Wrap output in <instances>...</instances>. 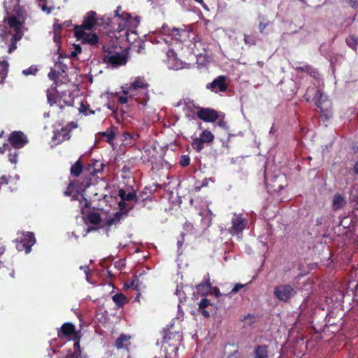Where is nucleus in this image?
I'll return each mask as SVG.
<instances>
[{
  "label": "nucleus",
  "instance_id": "nucleus-1",
  "mask_svg": "<svg viewBox=\"0 0 358 358\" xmlns=\"http://www.w3.org/2000/svg\"><path fill=\"white\" fill-rule=\"evenodd\" d=\"M129 85H131L130 90L135 92V94H138L137 97L135 98V101L143 106H145L150 99L148 95V87L150 85L144 77H136Z\"/></svg>",
  "mask_w": 358,
  "mask_h": 358
},
{
  "label": "nucleus",
  "instance_id": "nucleus-2",
  "mask_svg": "<svg viewBox=\"0 0 358 358\" xmlns=\"http://www.w3.org/2000/svg\"><path fill=\"white\" fill-rule=\"evenodd\" d=\"M97 22V14L94 10H90L84 16L81 25H76L74 27V35L76 38H82L85 35V30L91 31Z\"/></svg>",
  "mask_w": 358,
  "mask_h": 358
},
{
  "label": "nucleus",
  "instance_id": "nucleus-3",
  "mask_svg": "<svg viewBox=\"0 0 358 358\" xmlns=\"http://www.w3.org/2000/svg\"><path fill=\"white\" fill-rule=\"evenodd\" d=\"M182 336L178 331H166L163 337V343L168 344L171 352L167 350L166 352L171 354L173 358H178L179 346L181 344Z\"/></svg>",
  "mask_w": 358,
  "mask_h": 358
},
{
  "label": "nucleus",
  "instance_id": "nucleus-4",
  "mask_svg": "<svg viewBox=\"0 0 358 358\" xmlns=\"http://www.w3.org/2000/svg\"><path fill=\"white\" fill-rule=\"evenodd\" d=\"M231 226L229 228V232L233 236L240 238V234L248 224V220L241 214L234 213L231 218Z\"/></svg>",
  "mask_w": 358,
  "mask_h": 358
},
{
  "label": "nucleus",
  "instance_id": "nucleus-5",
  "mask_svg": "<svg viewBox=\"0 0 358 358\" xmlns=\"http://www.w3.org/2000/svg\"><path fill=\"white\" fill-rule=\"evenodd\" d=\"M197 110L196 115L199 119L206 122H214L219 118V113L217 110L210 108H202L196 106Z\"/></svg>",
  "mask_w": 358,
  "mask_h": 358
},
{
  "label": "nucleus",
  "instance_id": "nucleus-6",
  "mask_svg": "<svg viewBox=\"0 0 358 358\" xmlns=\"http://www.w3.org/2000/svg\"><path fill=\"white\" fill-rule=\"evenodd\" d=\"M8 141L14 149H20L28 143L27 136L21 131H15L10 134Z\"/></svg>",
  "mask_w": 358,
  "mask_h": 358
},
{
  "label": "nucleus",
  "instance_id": "nucleus-7",
  "mask_svg": "<svg viewBox=\"0 0 358 358\" xmlns=\"http://www.w3.org/2000/svg\"><path fill=\"white\" fill-rule=\"evenodd\" d=\"M36 243V238L33 232L27 231L22 234V237L20 243L16 245L17 250H24L27 254L29 253L31 250V247Z\"/></svg>",
  "mask_w": 358,
  "mask_h": 358
},
{
  "label": "nucleus",
  "instance_id": "nucleus-8",
  "mask_svg": "<svg viewBox=\"0 0 358 358\" xmlns=\"http://www.w3.org/2000/svg\"><path fill=\"white\" fill-rule=\"evenodd\" d=\"M295 293L294 288L288 285H278L274 289L275 296L282 301H287Z\"/></svg>",
  "mask_w": 358,
  "mask_h": 358
},
{
  "label": "nucleus",
  "instance_id": "nucleus-9",
  "mask_svg": "<svg viewBox=\"0 0 358 358\" xmlns=\"http://www.w3.org/2000/svg\"><path fill=\"white\" fill-rule=\"evenodd\" d=\"M73 336V338L76 336L80 338V331H76L75 326L71 322L64 323L60 329L57 330V336L59 338H66Z\"/></svg>",
  "mask_w": 358,
  "mask_h": 358
},
{
  "label": "nucleus",
  "instance_id": "nucleus-10",
  "mask_svg": "<svg viewBox=\"0 0 358 358\" xmlns=\"http://www.w3.org/2000/svg\"><path fill=\"white\" fill-rule=\"evenodd\" d=\"M131 336L121 334L115 341V347L117 350H124L125 351L124 357L129 358V346L131 345Z\"/></svg>",
  "mask_w": 358,
  "mask_h": 358
},
{
  "label": "nucleus",
  "instance_id": "nucleus-11",
  "mask_svg": "<svg viewBox=\"0 0 358 358\" xmlns=\"http://www.w3.org/2000/svg\"><path fill=\"white\" fill-rule=\"evenodd\" d=\"M127 62V55L122 52H118L113 56H110L107 63V65H110L113 68H117L119 66L125 65Z\"/></svg>",
  "mask_w": 358,
  "mask_h": 358
},
{
  "label": "nucleus",
  "instance_id": "nucleus-12",
  "mask_svg": "<svg viewBox=\"0 0 358 358\" xmlns=\"http://www.w3.org/2000/svg\"><path fill=\"white\" fill-rule=\"evenodd\" d=\"M213 305L206 298H202L199 303L197 312L204 317L208 318L213 311Z\"/></svg>",
  "mask_w": 358,
  "mask_h": 358
},
{
  "label": "nucleus",
  "instance_id": "nucleus-13",
  "mask_svg": "<svg viewBox=\"0 0 358 358\" xmlns=\"http://www.w3.org/2000/svg\"><path fill=\"white\" fill-rule=\"evenodd\" d=\"M70 132L71 128L64 127L60 131L55 133L52 140L56 145L62 143L65 140H68L71 138Z\"/></svg>",
  "mask_w": 358,
  "mask_h": 358
},
{
  "label": "nucleus",
  "instance_id": "nucleus-14",
  "mask_svg": "<svg viewBox=\"0 0 358 358\" xmlns=\"http://www.w3.org/2000/svg\"><path fill=\"white\" fill-rule=\"evenodd\" d=\"M206 88L215 93L224 92V75L218 76L212 83L207 84Z\"/></svg>",
  "mask_w": 358,
  "mask_h": 358
},
{
  "label": "nucleus",
  "instance_id": "nucleus-15",
  "mask_svg": "<svg viewBox=\"0 0 358 358\" xmlns=\"http://www.w3.org/2000/svg\"><path fill=\"white\" fill-rule=\"evenodd\" d=\"M72 339L74 342L73 351L69 350L64 358H83L80 345V338L76 336Z\"/></svg>",
  "mask_w": 358,
  "mask_h": 358
},
{
  "label": "nucleus",
  "instance_id": "nucleus-16",
  "mask_svg": "<svg viewBox=\"0 0 358 358\" xmlns=\"http://www.w3.org/2000/svg\"><path fill=\"white\" fill-rule=\"evenodd\" d=\"M91 178H85L82 180H73L76 186V194L83 195L82 193L91 185Z\"/></svg>",
  "mask_w": 358,
  "mask_h": 358
},
{
  "label": "nucleus",
  "instance_id": "nucleus-17",
  "mask_svg": "<svg viewBox=\"0 0 358 358\" xmlns=\"http://www.w3.org/2000/svg\"><path fill=\"white\" fill-rule=\"evenodd\" d=\"M117 48L114 45H103V63H107L108 58L110 56L115 55V54H117L118 51H117Z\"/></svg>",
  "mask_w": 358,
  "mask_h": 358
},
{
  "label": "nucleus",
  "instance_id": "nucleus-18",
  "mask_svg": "<svg viewBox=\"0 0 358 358\" xmlns=\"http://www.w3.org/2000/svg\"><path fill=\"white\" fill-rule=\"evenodd\" d=\"M118 195L121 198L122 200L126 201H134L135 202H138V197L136 196V192L132 190L131 192H127L124 189H120Z\"/></svg>",
  "mask_w": 358,
  "mask_h": 358
},
{
  "label": "nucleus",
  "instance_id": "nucleus-19",
  "mask_svg": "<svg viewBox=\"0 0 358 358\" xmlns=\"http://www.w3.org/2000/svg\"><path fill=\"white\" fill-rule=\"evenodd\" d=\"M346 204L345 198L341 194H336L332 199V207L334 210L341 209Z\"/></svg>",
  "mask_w": 358,
  "mask_h": 358
},
{
  "label": "nucleus",
  "instance_id": "nucleus-20",
  "mask_svg": "<svg viewBox=\"0 0 358 358\" xmlns=\"http://www.w3.org/2000/svg\"><path fill=\"white\" fill-rule=\"evenodd\" d=\"M78 40H81L83 43L90 45H96L99 42V37L96 34L86 33L82 38H76Z\"/></svg>",
  "mask_w": 358,
  "mask_h": 358
},
{
  "label": "nucleus",
  "instance_id": "nucleus-21",
  "mask_svg": "<svg viewBox=\"0 0 358 358\" xmlns=\"http://www.w3.org/2000/svg\"><path fill=\"white\" fill-rule=\"evenodd\" d=\"M112 300L118 308L123 307V306L127 302L126 296L122 292H119L113 295L112 296Z\"/></svg>",
  "mask_w": 358,
  "mask_h": 358
},
{
  "label": "nucleus",
  "instance_id": "nucleus-22",
  "mask_svg": "<svg viewBox=\"0 0 358 358\" xmlns=\"http://www.w3.org/2000/svg\"><path fill=\"white\" fill-rule=\"evenodd\" d=\"M105 165L100 161H95L92 164H89L88 170L92 175H96L98 173H101Z\"/></svg>",
  "mask_w": 358,
  "mask_h": 358
},
{
  "label": "nucleus",
  "instance_id": "nucleus-23",
  "mask_svg": "<svg viewBox=\"0 0 358 358\" xmlns=\"http://www.w3.org/2000/svg\"><path fill=\"white\" fill-rule=\"evenodd\" d=\"M83 166L80 160L74 163L70 170L71 175L74 177H78L83 172Z\"/></svg>",
  "mask_w": 358,
  "mask_h": 358
},
{
  "label": "nucleus",
  "instance_id": "nucleus-24",
  "mask_svg": "<svg viewBox=\"0 0 358 358\" xmlns=\"http://www.w3.org/2000/svg\"><path fill=\"white\" fill-rule=\"evenodd\" d=\"M100 135L103 137H105L106 142L108 143H112L115 137V133L114 131V129L110 127L106 131L100 133Z\"/></svg>",
  "mask_w": 358,
  "mask_h": 358
},
{
  "label": "nucleus",
  "instance_id": "nucleus-25",
  "mask_svg": "<svg viewBox=\"0 0 358 358\" xmlns=\"http://www.w3.org/2000/svg\"><path fill=\"white\" fill-rule=\"evenodd\" d=\"M198 292L202 294L203 296L210 292L211 291V284L209 280L200 283L197 285Z\"/></svg>",
  "mask_w": 358,
  "mask_h": 358
},
{
  "label": "nucleus",
  "instance_id": "nucleus-26",
  "mask_svg": "<svg viewBox=\"0 0 358 358\" xmlns=\"http://www.w3.org/2000/svg\"><path fill=\"white\" fill-rule=\"evenodd\" d=\"M8 64L6 61L0 62V83H3L7 76Z\"/></svg>",
  "mask_w": 358,
  "mask_h": 358
},
{
  "label": "nucleus",
  "instance_id": "nucleus-27",
  "mask_svg": "<svg viewBox=\"0 0 358 358\" xmlns=\"http://www.w3.org/2000/svg\"><path fill=\"white\" fill-rule=\"evenodd\" d=\"M255 358H266L268 357L267 348L265 345L258 346L255 351Z\"/></svg>",
  "mask_w": 358,
  "mask_h": 358
},
{
  "label": "nucleus",
  "instance_id": "nucleus-28",
  "mask_svg": "<svg viewBox=\"0 0 358 358\" xmlns=\"http://www.w3.org/2000/svg\"><path fill=\"white\" fill-rule=\"evenodd\" d=\"M87 218L89 222L93 224H98L101 220L100 214L95 212L90 213Z\"/></svg>",
  "mask_w": 358,
  "mask_h": 358
},
{
  "label": "nucleus",
  "instance_id": "nucleus-29",
  "mask_svg": "<svg viewBox=\"0 0 358 358\" xmlns=\"http://www.w3.org/2000/svg\"><path fill=\"white\" fill-rule=\"evenodd\" d=\"M96 25L98 27H103V29H107L109 27L110 23H112V20L109 17H106L105 16H102L101 17H97Z\"/></svg>",
  "mask_w": 358,
  "mask_h": 358
},
{
  "label": "nucleus",
  "instance_id": "nucleus-30",
  "mask_svg": "<svg viewBox=\"0 0 358 358\" xmlns=\"http://www.w3.org/2000/svg\"><path fill=\"white\" fill-rule=\"evenodd\" d=\"M199 138L201 139V141L205 143L213 141L214 136L210 131L204 130L203 131L201 132Z\"/></svg>",
  "mask_w": 358,
  "mask_h": 358
},
{
  "label": "nucleus",
  "instance_id": "nucleus-31",
  "mask_svg": "<svg viewBox=\"0 0 358 358\" xmlns=\"http://www.w3.org/2000/svg\"><path fill=\"white\" fill-rule=\"evenodd\" d=\"M314 99L317 106L322 108V103L326 101V96L320 90H317L314 96Z\"/></svg>",
  "mask_w": 358,
  "mask_h": 358
},
{
  "label": "nucleus",
  "instance_id": "nucleus-32",
  "mask_svg": "<svg viewBox=\"0 0 358 358\" xmlns=\"http://www.w3.org/2000/svg\"><path fill=\"white\" fill-rule=\"evenodd\" d=\"M184 230L189 234H192V235H194V236H197L199 234V231L198 229H196L194 225L192 224V223L189 222H186L184 224Z\"/></svg>",
  "mask_w": 358,
  "mask_h": 358
},
{
  "label": "nucleus",
  "instance_id": "nucleus-33",
  "mask_svg": "<svg viewBox=\"0 0 358 358\" xmlns=\"http://www.w3.org/2000/svg\"><path fill=\"white\" fill-rule=\"evenodd\" d=\"M204 143L199 138H194L192 140V146L197 152H201L203 148Z\"/></svg>",
  "mask_w": 358,
  "mask_h": 358
},
{
  "label": "nucleus",
  "instance_id": "nucleus-34",
  "mask_svg": "<svg viewBox=\"0 0 358 358\" xmlns=\"http://www.w3.org/2000/svg\"><path fill=\"white\" fill-rule=\"evenodd\" d=\"M64 194L66 196H75L78 195V194H76V186L74 184L73 180L71 181L67 186L66 189L64 191Z\"/></svg>",
  "mask_w": 358,
  "mask_h": 358
},
{
  "label": "nucleus",
  "instance_id": "nucleus-35",
  "mask_svg": "<svg viewBox=\"0 0 358 358\" xmlns=\"http://www.w3.org/2000/svg\"><path fill=\"white\" fill-rule=\"evenodd\" d=\"M8 24L11 28L19 29L22 27V23L15 16H10L8 18Z\"/></svg>",
  "mask_w": 358,
  "mask_h": 358
},
{
  "label": "nucleus",
  "instance_id": "nucleus-36",
  "mask_svg": "<svg viewBox=\"0 0 358 358\" xmlns=\"http://www.w3.org/2000/svg\"><path fill=\"white\" fill-rule=\"evenodd\" d=\"M347 45L353 50L358 49V39L353 36H351L346 39Z\"/></svg>",
  "mask_w": 358,
  "mask_h": 358
},
{
  "label": "nucleus",
  "instance_id": "nucleus-37",
  "mask_svg": "<svg viewBox=\"0 0 358 358\" xmlns=\"http://www.w3.org/2000/svg\"><path fill=\"white\" fill-rule=\"evenodd\" d=\"M130 89H131L130 85L128 87L122 86V93H123L124 96H127L130 97V99H135V98L137 97L138 94H135V92L131 91Z\"/></svg>",
  "mask_w": 358,
  "mask_h": 358
},
{
  "label": "nucleus",
  "instance_id": "nucleus-38",
  "mask_svg": "<svg viewBox=\"0 0 358 358\" xmlns=\"http://www.w3.org/2000/svg\"><path fill=\"white\" fill-rule=\"evenodd\" d=\"M241 320L244 322L245 325H250L255 322L256 317L254 315L248 314L246 315H243L241 317Z\"/></svg>",
  "mask_w": 358,
  "mask_h": 358
},
{
  "label": "nucleus",
  "instance_id": "nucleus-39",
  "mask_svg": "<svg viewBox=\"0 0 358 358\" xmlns=\"http://www.w3.org/2000/svg\"><path fill=\"white\" fill-rule=\"evenodd\" d=\"M59 76H62L59 71H57L54 69H51L50 72L48 73V78L51 80L57 81Z\"/></svg>",
  "mask_w": 358,
  "mask_h": 358
},
{
  "label": "nucleus",
  "instance_id": "nucleus-40",
  "mask_svg": "<svg viewBox=\"0 0 358 358\" xmlns=\"http://www.w3.org/2000/svg\"><path fill=\"white\" fill-rule=\"evenodd\" d=\"M17 150L18 149H14L13 152H12L11 150H9L8 160L12 164H15L17 161V157H18V154H19V152L17 151Z\"/></svg>",
  "mask_w": 358,
  "mask_h": 358
},
{
  "label": "nucleus",
  "instance_id": "nucleus-41",
  "mask_svg": "<svg viewBox=\"0 0 358 358\" xmlns=\"http://www.w3.org/2000/svg\"><path fill=\"white\" fill-rule=\"evenodd\" d=\"M210 178H205L203 179V180L200 182H196L194 184V190L195 192H199L201 187H206L208 185V181L210 180Z\"/></svg>",
  "mask_w": 358,
  "mask_h": 358
},
{
  "label": "nucleus",
  "instance_id": "nucleus-42",
  "mask_svg": "<svg viewBox=\"0 0 358 358\" xmlns=\"http://www.w3.org/2000/svg\"><path fill=\"white\" fill-rule=\"evenodd\" d=\"M38 71V69L35 66H31L29 68L22 71L24 76L35 75Z\"/></svg>",
  "mask_w": 358,
  "mask_h": 358
},
{
  "label": "nucleus",
  "instance_id": "nucleus-43",
  "mask_svg": "<svg viewBox=\"0 0 358 358\" xmlns=\"http://www.w3.org/2000/svg\"><path fill=\"white\" fill-rule=\"evenodd\" d=\"M189 162L190 158L188 155H182L179 161L180 165L182 167L187 166L189 164Z\"/></svg>",
  "mask_w": 358,
  "mask_h": 358
},
{
  "label": "nucleus",
  "instance_id": "nucleus-44",
  "mask_svg": "<svg viewBox=\"0 0 358 358\" xmlns=\"http://www.w3.org/2000/svg\"><path fill=\"white\" fill-rule=\"evenodd\" d=\"M128 210L126 211H117L113 214V217L119 222L124 217L127 216Z\"/></svg>",
  "mask_w": 358,
  "mask_h": 358
},
{
  "label": "nucleus",
  "instance_id": "nucleus-45",
  "mask_svg": "<svg viewBox=\"0 0 358 358\" xmlns=\"http://www.w3.org/2000/svg\"><path fill=\"white\" fill-rule=\"evenodd\" d=\"M55 66L58 69V71H60L62 75V73H66L68 69L67 66L61 62H56Z\"/></svg>",
  "mask_w": 358,
  "mask_h": 358
},
{
  "label": "nucleus",
  "instance_id": "nucleus-46",
  "mask_svg": "<svg viewBox=\"0 0 358 358\" xmlns=\"http://www.w3.org/2000/svg\"><path fill=\"white\" fill-rule=\"evenodd\" d=\"M118 206H119V208H120V210L119 211H126V210H128V212L129 210H131L132 208H133V206H129L128 208H127V204L125 203L124 201L123 200H121L119 203H118Z\"/></svg>",
  "mask_w": 358,
  "mask_h": 358
},
{
  "label": "nucleus",
  "instance_id": "nucleus-47",
  "mask_svg": "<svg viewBox=\"0 0 358 358\" xmlns=\"http://www.w3.org/2000/svg\"><path fill=\"white\" fill-rule=\"evenodd\" d=\"M83 200L80 201V205L82 206V213H83L84 208H88L90 206V201H89L86 198L84 197V195H82Z\"/></svg>",
  "mask_w": 358,
  "mask_h": 358
},
{
  "label": "nucleus",
  "instance_id": "nucleus-48",
  "mask_svg": "<svg viewBox=\"0 0 358 358\" xmlns=\"http://www.w3.org/2000/svg\"><path fill=\"white\" fill-rule=\"evenodd\" d=\"M245 43L249 45L255 44V39L250 36L245 35L244 36Z\"/></svg>",
  "mask_w": 358,
  "mask_h": 358
},
{
  "label": "nucleus",
  "instance_id": "nucleus-49",
  "mask_svg": "<svg viewBox=\"0 0 358 358\" xmlns=\"http://www.w3.org/2000/svg\"><path fill=\"white\" fill-rule=\"evenodd\" d=\"M210 221L209 220L202 219L201 230V231L206 230L210 226Z\"/></svg>",
  "mask_w": 358,
  "mask_h": 358
},
{
  "label": "nucleus",
  "instance_id": "nucleus-50",
  "mask_svg": "<svg viewBox=\"0 0 358 358\" xmlns=\"http://www.w3.org/2000/svg\"><path fill=\"white\" fill-rule=\"evenodd\" d=\"M118 222L112 216V217H108L106 221V226L108 227H110L113 224H117Z\"/></svg>",
  "mask_w": 358,
  "mask_h": 358
},
{
  "label": "nucleus",
  "instance_id": "nucleus-51",
  "mask_svg": "<svg viewBox=\"0 0 358 358\" xmlns=\"http://www.w3.org/2000/svg\"><path fill=\"white\" fill-rule=\"evenodd\" d=\"M118 222L112 216V217H108L106 221V226L108 227H110L113 224H117Z\"/></svg>",
  "mask_w": 358,
  "mask_h": 358
},
{
  "label": "nucleus",
  "instance_id": "nucleus-52",
  "mask_svg": "<svg viewBox=\"0 0 358 358\" xmlns=\"http://www.w3.org/2000/svg\"><path fill=\"white\" fill-rule=\"evenodd\" d=\"M59 20H57L56 22L54 23V31L55 33H59L60 31L63 29V25L62 24L57 23Z\"/></svg>",
  "mask_w": 358,
  "mask_h": 358
},
{
  "label": "nucleus",
  "instance_id": "nucleus-53",
  "mask_svg": "<svg viewBox=\"0 0 358 358\" xmlns=\"http://www.w3.org/2000/svg\"><path fill=\"white\" fill-rule=\"evenodd\" d=\"M129 99H130V97L127 96H120L118 98V102L122 104H124L129 101Z\"/></svg>",
  "mask_w": 358,
  "mask_h": 358
},
{
  "label": "nucleus",
  "instance_id": "nucleus-54",
  "mask_svg": "<svg viewBox=\"0 0 358 358\" xmlns=\"http://www.w3.org/2000/svg\"><path fill=\"white\" fill-rule=\"evenodd\" d=\"M41 9L43 12H45L47 14L51 13L53 7H48L45 4H43L41 6Z\"/></svg>",
  "mask_w": 358,
  "mask_h": 358
},
{
  "label": "nucleus",
  "instance_id": "nucleus-55",
  "mask_svg": "<svg viewBox=\"0 0 358 358\" xmlns=\"http://www.w3.org/2000/svg\"><path fill=\"white\" fill-rule=\"evenodd\" d=\"M138 280L137 279H134L131 280L130 283V287H133L134 289H138Z\"/></svg>",
  "mask_w": 358,
  "mask_h": 358
},
{
  "label": "nucleus",
  "instance_id": "nucleus-56",
  "mask_svg": "<svg viewBox=\"0 0 358 358\" xmlns=\"http://www.w3.org/2000/svg\"><path fill=\"white\" fill-rule=\"evenodd\" d=\"M179 32L180 31L178 29L174 28L171 30V33L170 34L173 36L176 39H179V38L177 37V36L179 35Z\"/></svg>",
  "mask_w": 358,
  "mask_h": 358
},
{
  "label": "nucleus",
  "instance_id": "nucleus-57",
  "mask_svg": "<svg viewBox=\"0 0 358 358\" xmlns=\"http://www.w3.org/2000/svg\"><path fill=\"white\" fill-rule=\"evenodd\" d=\"M243 285L242 284H237L234 286V287L231 290V293H236L241 288L243 287Z\"/></svg>",
  "mask_w": 358,
  "mask_h": 358
},
{
  "label": "nucleus",
  "instance_id": "nucleus-58",
  "mask_svg": "<svg viewBox=\"0 0 358 358\" xmlns=\"http://www.w3.org/2000/svg\"><path fill=\"white\" fill-rule=\"evenodd\" d=\"M65 127H69V128H71V131L73 129H75L77 127V123L74 122H71L69 123H68Z\"/></svg>",
  "mask_w": 358,
  "mask_h": 358
},
{
  "label": "nucleus",
  "instance_id": "nucleus-59",
  "mask_svg": "<svg viewBox=\"0 0 358 358\" xmlns=\"http://www.w3.org/2000/svg\"><path fill=\"white\" fill-rule=\"evenodd\" d=\"M118 17L122 20H127L129 18V14L125 12H122V13L120 14Z\"/></svg>",
  "mask_w": 358,
  "mask_h": 358
},
{
  "label": "nucleus",
  "instance_id": "nucleus-60",
  "mask_svg": "<svg viewBox=\"0 0 358 358\" xmlns=\"http://www.w3.org/2000/svg\"><path fill=\"white\" fill-rule=\"evenodd\" d=\"M266 26H267L266 23L264 24V23L261 22L259 25L260 32H263Z\"/></svg>",
  "mask_w": 358,
  "mask_h": 358
},
{
  "label": "nucleus",
  "instance_id": "nucleus-61",
  "mask_svg": "<svg viewBox=\"0 0 358 358\" xmlns=\"http://www.w3.org/2000/svg\"><path fill=\"white\" fill-rule=\"evenodd\" d=\"M47 96H48V99L49 102L55 103V99H51V94H50L49 90H48V91H47Z\"/></svg>",
  "mask_w": 358,
  "mask_h": 358
},
{
  "label": "nucleus",
  "instance_id": "nucleus-62",
  "mask_svg": "<svg viewBox=\"0 0 358 358\" xmlns=\"http://www.w3.org/2000/svg\"><path fill=\"white\" fill-rule=\"evenodd\" d=\"M121 11H122V8H121V6H118V7L117 8V9L115 10V17H118V16L120 15V13Z\"/></svg>",
  "mask_w": 358,
  "mask_h": 358
},
{
  "label": "nucleus",
  "instance_id": "nucleus-63",
  "mask_svg": "<svg viewBox=\"0 0 358 358\" xmlns=\"http://www.w3.org/2000/svg\"><path fill=\"white\" fill-rule=\"evenodd\" d=\"M59 33H55V36H54V41L56 42V43H58V41L60 40V36L59 34Z\"/></svg>",
  "mask_w": 358,
  "mask_h": 358
},
{
  "label": "nucleus",
  "instance_id": "nucleus-64",
  "mask_svg": "<svg viewBox=\"0 0 358 358\" xmlns=\"http://www.w3.org/2000/svg\"><path fill=\"white\" fill-rule=\"evenodd\" d=\"M353 171L355 173L358 174V161L355 162Z\"/></svg>",
  "mask_w": 358,
  "mask_h": 358
}]
</instances>
